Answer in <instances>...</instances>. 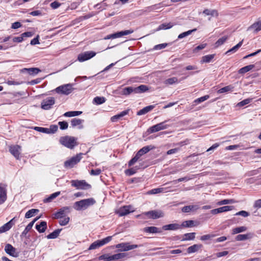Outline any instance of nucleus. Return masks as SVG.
Listing matches in <instances>:
<instances>
[{
	"label": "nucleus",
	"instance_id": "obj_1",
	"mask_svg": "<svg viewBox=\"0 0 261 261\" xmlns=\"http://www.w3.org/2000/svg\"><path fill=\"white\" fill-rule=\"evenodd\" d=\"M96 201L93 198L83 199L76 201L74 203L73 207L76 211H81L87 209L88 207L94 205Z\"/></svg>",
	"mask_w": 261,
	"mask_h": 261
},
{
	"label": "nucleus",
	"instance_id": "obj_2",
	"mask_svg": "<svg viewBox=\"0 0 261 261\" xmlns=\"http://www.w3.org/2000/svg\"><path fill=\"white\" fill-rule=\"evenodd\" d=\"M59 142L61 144L70 149L73 148L77 145L75 138L68 136L61 137L59 139Z\"/></svg>",
	"mask_w": 261,
	"mask_h": 261
},
{
	"label": "nucleus",
	"instance_id": "obj_3",
	"mask_svg": "<svg viewBox=\"0 0 261 261\" xmlns=\"http://www.w3.org/2000/svg\"><path fill=\"white\" fill-rule=\"evenodd\" d=\"M152 149V147L151 146H146L140 149L135 156L128 163V165L129 167L133 166L138 161H139L140 157L143 154L147 153L151 149Z\"/></svg>",
	"mask_w": 261,
	"mask_h": 261
},
{
	"label": "nucleus",
	"instance_id": "obj_4",
	"mask_svg": "<svg viewBox=\"0 0 261 261\" xmlns=\"http://www.w3.org/2000/svg\"><path fill=\"white\" fill-rule=\"evenodd\" d=\"M83 155V153H80L66 161L64 163V167L67 169L73 168L76 164L80 162Z\"/></svg>",
	"mask_w": 261,
	"mask_h": 261
},
{
	"label": "nucleus",
	"instance_id": "obj_5",
	"mask_svg": "<svg viewBox=\"0 0 261 261\" xmlns=\"http://www.w3.org/2000/svg\"><path fill=\"white\" fill-rule=\"evenodd\" d=\"M71 84L63 85L56 88L55 91L58 94L68 95L74 90Z\"/></svg>",
	"mask_w": 261,
	"mask_h": 261
},
{
	"label": "nucleus",
	"instance_id": "obj_6",
	"mask_svg": "<svg viewBox=\"0 0 261 261\" xmlns=\"http://www.w3.org/2000/svg\"><path fill=\"white\" fill-rule=\"evenodd\" d=\"M167 121L168 120H165L150 127L147 129V132L150 134L167 128L169 127V125L166 124Z\"/></svg>",
	"mask_w": 261,
	"mask_h": 261
},
{
	"label": "nucleus",
	"instance_id": "obj_7",
	"mask_svg": "<svg viewBox=\"0 0 261 261\" xmlns=\"http://www.w3.org/2000/svg\"><path fill=\"white\" fill-rule=\"evenodd\" d=\"M71 184L72 187H75L77 189L87 190L91 188V185L85 180H72Z\"/></svg>",
	"mask_w": 261,
	"mask_h": 261
},
{
	"label": "nucleus",
	"instance_id": "obj_8",
	"mask_svg": "<svg viewBox=\"0 0 261 261\" xmlns=\"http://www.w3.org/2000/svg\"><path fill=\"white\" fill-rule=\"evenodd\" d=\"M127 256L125 253H119L112 255L109 254H104L100 256L106 261L117 260L123 258Z\"/></svg>",
	"mask_w": 261,
	"mask_h": 261
},
{
	"label": "nucleus",
	"instance_id": "obj_9",
	"mask_svg": "<svg viewBox=\"0 0 261 261\" xmlns=\"http://www.w3.org/2000/svg\"><path fill=\"white\" fill-rule=\"evenodd\" d=\"M135 211L134 208L130 205L120 207L116 211V213L120 217L124 216Z\"/></svg>",
	"mask_w": 261,
	"mask_h": 261
},
{
	"label": "nucleus",
	"instance_id": "obj_10",
	"mask_svg": "<svg viewBox=\"0 0 261 261\" xmlns=\"http://www.w3.org/2000/svg\"><path fill=\"white\" fill-rule=\"evenodd\" d=\"M55 103V98L53 97H48L42 101L41 108L43 110H48L52 108Z\"/></svg>",
	"mask_w": 261,
	"mask_h": 261
},
{
	"label": "nucleus",
	"instance_id": "obj_11",
	"mask_svg": "<svg viewBox=\"0 0 261 261\" xmlns=\"http://www.w3.org/2000/svg\"><path fill=\"white\" fill-rule=\"evenodd\" d=\"M139 247L137 245H130L129 243H122L116 245V248L118 249L121 251H127Z\"/></svg>",
	"mask_w": 261,
	"mask_h": 261
},
{
	"label": "nucleus",
	"instance_id": "obj_12",
	"mask_svg": "<svg viewBox=\"0 0 261 261\" xmlns=\"http://www.w3.org/2000/svg\"><path fill=\"white\" fill-rule=\"evenodd\" d=\"M143 215L147 216L149 218L155 219L163 217L164 215L163 212L160 210H153L145 212Z\"/></svg>",
	"mask_w": 261,
	"mask_h": 261
},
{
	"label": "nucleus",
	"instance_id": "obj_13",
	"mask_svg": "<svg viewBox=\"0 0 261 261\" xmlns=\"http://www.w3.org/2000/svg\"><path fill=\"white\" fill-rule=\"evenodd\" d=\"M133 32L134 30H133L122 31L113 34L109 35L105 38V39H115L117 38H119L125 35L130 34Z\"/></svg>",
	"mask_w": 261,
	"mask_h": 261
},
{
	"label": "nucleus",
	"instance_id": "obj_14",
	"mask_svg": "<svg viewBox=\"0 0 261 261\" xmlns=\"http://www.w3.org/2000/svg\"><path fill=\"white\" fill-rule=\"evenodd\" d=\"M96 55V53L93 51H85L79 55L77 59L80 62H84L90 59Z\"/></svg>",
	"mask_w": 261,
	"mask_h": 261
},
{
	"label": "nucleus",
	"instance_id": "obj_15",
	"mask_svg": "<svg viewBox=\"0 0 261 261\" xmlns=\"http://www.w3.org/2000/svg\"><path fill=\"white\" fill-rule=\"evenodd\" d=\"M7 199V185L0 184V205L3 204Z\"/></svg>",
	"mask_w": 261,
	"mask_h": 261
},
{
	"label": "nucleus",
	"instance_id": "obj_16",
	"mask_svg": "<svg viewBox=\"0 0 261 261\" xmlns=\"http://www.w3.org/2000/svg\"><path fill=\"white\" fill-rule=\"evenodd\" d=\"M70 207L69 206H64L61 208L55 214V218L62 219L66 216V214L69 212Z\"/></svg>",
	"mask_w": 261,
	"mask_h": 261
},
{
	"label": "nucleus",
	"instance_id": "obj_17",
	"mask_svg": "<svg viewBox=\"0 0 261 261\" xmlns=\"http://www.w3.org/2000/svg\"><path fill=\"white\" fill-rule=\"evenodd\" d=\"M15 217H14L8 222L2 226L0 227V233L5 232L9 230L12 226L15 224Z\"/></svg>",
	"mask_w": 261,
	"mask_h": 261
},
{
	"label": "nucleus",
	"instance_id": "obj_18",
	"mask_svg": "<svg viewBox=\"0 0 261 261\" xmlns=\"http://www.w3.org/2000/svg\"><path fill=\"white\" fill-rule=\"evenodd\" d=\"M5 252L10 256L17 257L18 253L16 252V249L10 244H7L5 247Z\"/></svg>",
	"mask_w": 261,
	"mask_h": 261
},
{
	"label": "nucleus",
	"instance_id": "obj_19",
	"mask_svg": "<svg viewBox=\"0 0 261 261\" xmlns=\"http://www.w3.org/2000/svg\"><path fill=\"white\" fill-rule=\"evenodd\" d=\"M21 147L19 145H13L9 147V151L13 154L17 159H19Z\"/></svg>",
	"mask_w": 261,
	"mask_h": 261
},
{
	"label": "nucleus",
	"instance_id": "obj_20",
	"mask_svg": "<svg viewBox=\"0 0 261 261\" xmlns=\"http://www.w3.org/2000/svg\"><path fill=\"white\" fill-rule=\"evenodd\" d=\"M181 228V225L177 223H172L164 225L162 229L164 230H175Z\"/></svg>",
	"mask_w": 261,
	"mask_h": 261
},
{
	"label": "nucleus",
	"instance_id": "obj_21",
	"mask_svg": "<svg viewBox=\"0 0 261 261\" xmlns=\"http://www.w3.org/2000/svg\"><path fill=\"white\" fill-rule=\"evenodd\" d=\"M84 122V120L79 118H73L71 120V125L73 127L78 126L79 129H82L83 125L82 123Z\"/></svg>",
	"mask_w": 261,
	"mask_h": 261
},
{
	"label": "nucleus",
	"instance_id": "obj_22",
	"mask_svg": "<svg viewBox=\"0 0 261 261\" xmlns=\"http://www.w3.org/2000/svg\"><path fill=\"white\" fill-rule=\"evenodd\" d=\"M144 231L148 233H161L162 232V229L159 228L155 226L147 227L144 228Z\"/></svg>",
	"mask_w": 261,
	"mask_h": 261
},
{
	"label": "nucleus",
	"instance_id": "obj_23",
	"mask_svg": "<svg viewBox=\"0 0 261 261\" xmlns=\"http://www.w3.org/2000/svg\"><path fill=\"white\" fill-rule=\"evenodd\" d=\"M135 94H140L148 90V88L146 85H141L138 87H134Z\"/></svg>",
	"mask_w": 261,
	"mask_h": 261
},
{
	"label": "nucleus",
	"instance_id": "obj_24",
	"mask_svg": "<svg viewBox=\"0 0 261 261\" xmlns=\"http://www.w3.org/2000/svg\"><path fill=\"white\" fill-rule=\"evenodd\" d=\"M135 94H140L148 90V88L146 85H141L138 87H134Z\"/></svg>",
	"mask_w": 261,
	"mask_h": 261
},
{
	"label": "nucleus",
	"instance_id": "obj_25",
	"mask_svg": "<svg viewBox=\"0 0 261 261\" xmlns=\"http://www.w3.org/2000/svg\"><path fill=\"white\" fill-rule=\"evenodd\" d=\"M35 227L40 233L44 232L47 228V223L45 221H41L39 224H36Z\"/></svg>",
	"mask_w": 261,
	"mask_h": 261
},
{
	"label": "nucleus",
	"instance_id": "obj_26",
	"mask_svg": "<svg viewBox=\"0 0 261 261\" xmlns=\"http://www.w3.org/2000/svg\"><path fill=\"white\" fill-rule=\"evenodd\" d=\"M155 107V106L154 105H150L147 107H144L142 109L139 110L137 112V115L140 116L144 115L148 112L151 111Z\"/></svg>",
	"mask_w": 261,
	"mask_h": 261
},
{
	"label": "nucleus",
	"instance_id": "obj_27",
	"mask_svg": "<svg viewBox=\"0 0 261 261\" xmlns=\"http://www.w3.org/2000/svg\"><path fill=\"white\" fill-rule=\"evenodd\" d=\"M128 110L123 111L120 112L119 114H118L116 115L112 116L111 118V120L112 122H116L118 119H121L122 117L127 115L128 114Z\"/></svg>",
	"mask_w": 261,
	"mask_h": 261
},
{
	"label": "nucleus",
	"instance_id": "obj_28",
	"mask_svg": "<svg viewBox=\"0 0 261 261\" xmlns=\"http://www.w3.org/2000/svg\"><path fill=\"white\" fill-rule=\"evenodd\" d=\"M162 4V3H159L158 4H155L150 6L144 8L145 14L148 13L152 11H154L155 10H157L161 8L160 5Z\"/></svg>",
	"mask_w": 261,
	"mask_h": 261
},
{
	"label": "nucleus",
	"instance_id": "obj_29",
	"mask_svg": "<svg viewBox=\"0 0 261 261\" xmlns=\"http://www.w3.org/2000/svg\"><path fill=\"white\" fill-rule=\"evenodd\" d=\"M202 247L201 244H194L192 246H190L187 249V252L188 253H194L197 251L199 249Z\"/></svg>",
	"mask_w": 261,
	"mask_h": 261
},
{
	"label": "nucleus",
	"instance_id": "obj_30",
	"mask_svg": "<svg viewBox=\"0 0 261 261\" xmlns=\"http://www.w3.org/2000/svg\"><path fill=\"white\" fill-rule=\"evenodd\" d=\"M199 208L198 205H191L188 206H185L182 208V212L184 213H189L192 211L197 210Z\"/></svg>",
	"mask_w": 261,
	"mask_h": 261
},
{
	"label": "nucleus",
	"instance_id": "obj_31",
	"mask_svg": "<svg viewBox=\"0 0 261 261\" xmlns=\"http://www.w3.org/2000/svg\"><path fill=\"white\" fill-rule=\"evenodd\" d=\"M215 54L208 55L203 56L201 60V63H208L214 58Z\"/></svg>",
	"mask_w": 261,
	"mask_h": 261
},
{
	"label": "nucleus",
	"instance_id": "obj_32",
	"mask_svg": "<svg viewBox=\"0 0 261 261\" xmlns=\"http://www.w3.org/2000/svg\"><path fill=\"white\" fill-rule=\"evenodd\" d=\"M140 168V166H136L133 168L126 169L125 171V173L127 176L133 175L137 172V170L139 169Z\"/></svg>",
	"mask_w": 261,
	"mask_h": 261
},
{
	"label": "nucleus",
	"instance_id": "obj_33",
	"mask_svg": "<svg viewBox=\"0 0 261 261\" xmlns=\"http://www.w3.org/2000/svg\"><path fill=\"white\" fill-rule=\"evenodd\" d=\"M39 218V217L38 218H35L33 221H32V222H31L25 228L24 230L23 231V232H22V236H25L28 232L31 229V228H32L34 223L36 221H37L38 219Z\"/></svg>",
	"mask_w": 261,
	"mask_h": 261
},
{
	"label": "nucleus",
	"instance_id": "obj_34",
	"mask_svg": "<svg viewBox=\"0 0 261 261\" xmlns=\"http://www.w3.org/2000/svg\"><path fill=\"white\" fill-rule=\"evenodd\" d=\"M61 194L60 191L56 192L54 193L51 194L48 197L45 198L43 200V202L44 203H47L51 202L53 199L56 198L57 197L59 196Z\"/></svg>",
	"mask_w": 261,
	"mask_h": 261
},
{
	"label": "nucleus",
	"instance_id": "obj_35",
	"mask_svg": "<svg viewBox=\"0 0 261 261\" xmlns=\"http://www.w3.org/2000/svg\"><path fill=\"white\" fill-rule=\"evenodd\" d=\"M203 14H205V15H211L212 16H218V12L216 10H210L208 9H205L203 11Z\"/></svg>",
	"mask_w": 261,
	"mask_h": 261
},
{
	"label": "nucleus",
	"instance_id": "obj_36",
	"mask_svg": "<svg viewBox=\"0 0 261 261\" xmlns=\"http://www.w3.org/2000/svg\"><path fill=\"white\" fill-rule=\"evenodd\" d=\"M254 67V65H252V64L243 67L241 68V69H240L238 72L240 74H244V73L250 71L251 70H252Z\"/></svg>",
	"mask_w": 261,
	"mask_h": 261
},
{
	"label": "nucleus",
	"instance_id": "obj_37",
	"mask_svg": "<svg viewBox=\"0 0 261 261\" xmlns=\"http://www.w3.org/2000/svg\"><path fill=\"white\" fill-rule=\"evenodd\" d=\"M62 230V229H56L55 230H54L53 232L49 233V234H48L47 236H46V238L48 239H56L57 238L61 231Z\"/></svg>",
	"mask_w": 261,
	"mask_h": 261
},
{
	"label": "nucleus",
	"instance_id": "obj_38",
	"mask_svg": "<svg viewBox=\"0 0 261 261\" xmlns=\"http://www.w3.org/2000/svg\"><path fill=\"white\" fill-rule=\"evenodd\" d=\"M234 89V87L231 85H228L227 86H225L224 87H223L220 89H219L217 91L218 93H223L225 92H228L230 91H232Z\"/></svg>",
	"mask_w": 261,
	"mask_h": 261
},
{
	"label": "nucleus",
	"instance_id": "obj_39",
	"mask_svg": "<svg viewBox=\"0 0 261 261\" xmlns=\"http://www.w3.org/2000/svg\"><path fill=\"white\" fill-rule=\"evenodd\" d=\"M250 29H253L255 32H257L261 30V21H258L252 24L250 27Z\"/></svg>",
	"mask_w": 261,
	"mask_h": 261
},
{
	"label": "nucleus",
	"instance_id": "obj_40",
	"mask_svg": "<svg viewBox=\"0 0 261 261\" xmlns=\"http://www.w3.org/2000/svg\"><path fill=\"white\" fill-rule=\"evenodd\" d=\"M209 97H210V96L208 95H204L201 97H199L198 98H197L193 101V106H194L198 103L203 102L205 100H206L207 99H208L209 98Z\"/></svg>",
	"mask_w": 261,
	"mask_h": 261
},
{
	"label": "nucleus",
	"instance_id": "obj_41",
	"mask_svg": "<svg viewBox=\"0 0 261 261\" xmlns=\"http://www.w3.org/2000/svg\"><path fill=\"white\" fill-rule=\"evenodd\" d=\"M23 70H27L29 74L33 75H36L41 71L38 68H24Z\"/></svg>",
	"mask_w": 261,
	"mask_h": 261
},
{
	"label": "nucleus",
	"instance_id": "obj_42",
	"mask_svg": "<svg viewBox=\"0 0 261 261\" xmlns=\"http://www.w3.org/2000/svg\"><path fill=\"white\" fill-rule=\"evenodd\" d=\"M82 113V111H69L65 113L64 116L65 117H74L81 115Z\"/></svg>",
	"mask_w": 261,
	"mask_h": 261
},
{
	"label": "nucleus",
	"instance_id": "obj_43",
	"mask_svg": "<svg viewBox=\"0 0 261 261\" xmlns=\"http://www.w3.org/2000/svg\"><path fill=\"white\" fill-rule=\"evenodd\" d=\"M246 230H247V227L244 226L236 227V228H233L232 230V234H237V233H239L240 232H244Z\"/></svg>",
	"mask_w": 261,
	"mask_h": 261
},
{
	"label": "nucleus",
	"instance_id": "obj_44",
	"mask_svg": "<svg viewBox=\"0 0 261 261\" xmlns=\"http://www.w3.org/2000/svg\"><path fill=\"white\" fill-rule=\"evenodd\" d=\"M196 30H197V29L195 28L194 29L189 30L187 32H183V33L180 34L178 36V39H182L184 37H186L191 35L193 32L196 31Z\"/></svg>",
	"mask_w": 261,
	"mask_h": 261
},
{
	"label": "nucleus",
	"instance_id": "obj_45",
	"mask_svg": "<svg viewBox=\"0 0 261 261\" xmlns=\"http://www.w3.org/2000/svg\"><path fill=\"white\" fill-rule=\"evenodd\" d=\"M106 99L104 97H95L93 99V102L96 105H99L103 103Z\"/></svg>",
	"mask_w": 261,
	"mask_h": 261
},
{
	"label": "nucleus",
	"instance_id": "obj_46",
	"mask_svg": "<svg viewBox=\"0 0 261 261\" xmlns=\"http://www.w3.org/2000/svg\"><path fill=\"white\" fill-rule=\"evenodd\" d=\"M195 238V233L191 232L187 233L184 234V238L182 239V241L187 240H193Z\"/></svg>",
	"mask_w": 261,
	"mask_h": 261
},
{
	"label": "nucleus",
	"instance_id": "obj_47",
	"mask_svg": "<svg viewBox=\"0 0 261 261\" xmlns=\"http://www.w3.org/2000/svg\"><path fill=\"white\" fill-rule=\"evenodd\" d=\"M243 42V40H242L241 41L239 42L236 45H235L232 48L227 51L226 54H228L230 53L236 52L238 50V49L242 46Z\"/></svg>",
	"mask_w": 261,
	"mask_h": 261
},
{
	"label": "nucleus",
	"instance_id": "obj_48",
	"mask_svg": "<svg viewBox=\"0 0 261 261\" xmlns=\"http://www.w3.org/2000/svg\"><path fill=\"white\" fill-rule=\"evenodd\" d=\"M195 222L193 220H187L183 222L181 225V227H192L194 226L195 225L194 224Z\"/></svg>",
	"mask_w": 261,
	"mask_h": 261
},
{
	"label": "nucleus",
	"instance_id": "obj_49",
	"mask_svg": "<svg viewBox=\"0 0 261 261\" xmlns=\"http://www.w3.org/2000/svg\"><path fill=\"white\" fill-rule=\"evenodd\" d=\"M123 94L124 95H129L131 93H135L134 87L130 86L127 87L123 89Z\"/></svg>",
	"mask_w": 261,
	"mask_h": 261
},
{
	"label": "nucleus",
	"instance_id": "obj_50",
	"mask_svg": "<svg viewBox=\"0 0 261 261\" xmlns=\"http://www.w3.org/2000/svg\"><path fill=\"white\" fill-rule=\"evenodd\" d=\"M38 212H39V210H38V209L32 208L31 210H30L26 213V214L25 215V217L26 218H31L34 215V214L35 213H37Z\"/></svg>",
	"mask_w": 261,
	"mask_h": 261
},
{
	"label": "nucleus",
	"instance_id": "obj_51",
	"mask_svg": "<svg viewBox=\"0 0 261 261\" xmlns=\"http://www.w3.org/2000/svg\"><path fill=\"white\" fill-rule=\"evenodd\" d=\"M234 203V200L233 199H224L221 201H218L217 203V205H222L228 204H232Z\"/></svg>",
	"mask_w": 261,
	"mask_h": 261
},
{
	"label": "nucleus",
	"instance_id": "obj_52",
	"mask_svg": "<svg viewBox=\"0 0 261 261\" xmlns=\"http://www.w3.org/2000/svg\"><path fill=\"white\" fill-rule=\"evenodd\" d=\"M178 82V79L176 77H173L167 79L165 81V84L166 85H173Z\"/></svg>",
	"mask_w": 261,
	"mask_h": 261
},
{
	"label": "nucleus",
	"instance_id": "obj_53",
	"mask_svg": "<svg viewBox=\"0 0 261 261\" xmlns=\"http://www.w3.org/2000/svg\"><path fill=\"white\" fill-rule=\"evenodd\" d=\"M174 24H173L171 23H163V24H161L160 25H159L158 30H160L162 29H164V30L169 29L171 28L173 26H174Z\"/></svg>",
	"mask_w": 261,
	"mask_h": 261
},
{
	"label": "nucleus",
	"instance_id": "obj_54",
	"mask_svg": "<svg viewBox=\"0 0 261 261\" xmlns=\"http://www.w3.org/2000/svg\"><path fill=\"white\" fill-rule=\"evenodd\" d=\"M216 236L214 234H207L202 236L200 238V240L202 241H205L207 240H210Z\"/></svg>",
	"mask_w": 261,
	"mask_h": 261
},
{
	"label": "nucleus",
	"instance_id": "obj_55",
	"mask_svg": "<svg viewBox=\"0 0 261 261\" xmlns=\"http://www.w3.org/2000/svg\"><path fill=\"white\" fill-rule=\"evenodd\" d=\"M227 39V37L225 36L222 37V38L219 39L215 43V47H218L219 46L221 45L226 41Z\"/></svg>",
	"mask_w": 261,
	"mask_h": 261
},
{
	"label": "nucleus",
	"instance_id": "obj_56",
	"mask_svg": "<svg viewBox=\"0 0 261 261\" xmlns=\"http://www.w3.org/2000/svg\"><path fill=\"white\" fill-rule=\"evenodd\" d=\"M164 189L163 188L153 189L148 192L149 194H155L164 192Z\"/></svg>",
	"mask_w": 261,
	"mask_h": 261
},
{
	"label": "nucleus",
	"instance_id": "obj_57",
	"mask_svg": "<svg viewBox=\"0 0 261 261\" xmlns=\"http://www.w3.org/2000/svg\"><path fill=\"white\" fill-rule=\"evenodd\" d=\"M249 239V234H238L236 237V240L238 241H242L246 240Z\"/></svg>",
	"mask_w": 261,
	"mask_h": 261
},
{
	"label": "nucleus",
	"instance_id": "obj_58",
	"mask_svg": "<svg viewBox=\"0 0 261 261\" xmlns=\"http://www.w3.org/2000/svg\"><path fill=\"white\" fill-rule=\"evenodd\" d=\"M112 236H109V237H107L102 240H98L99 242V243H100V245L101 246H102L108 243L112 240Z\"/></svg>",
	"mask_w": 261,
	"mask_h": 261
},
{
	"label": "nucleus",
	"instance_id": "obj_59",
	"mask_svg": "<svg viewBox=\"0 0 261 261\" xmlns=\"http://www.w3.org/2000/svg\"><path fill=\"white\" fill-rule=\"evenodd\" d=\"M35 130L45 133V134H49V132L48 130V128H45V127H38V126H35L34 128Z\"/></svg>",
	"mask_w": 261,
	"mask_h": 261
},
{
	"label": "nucleus",
	"instance_id": "obj_60",
	"mask_svg": "<svg viewBox=\"0 0 261 261\" xmlns=\"http://www.w3.org/2000/svg\"><path fill=\"white\" fill-rule=\"evenodd\" d=\"M252 98L245 99L239 102V103H238L237 106L240 107L244 106L249 103L252 101Z\"/></svg>",
	"mask_w": 261,
	"mask_h": 261
},
{
	"label": "nucleus",
	"instance_id": "obj_61",
	"mask_svg": "<svg viewBox=\"0 0 261 261\" xmlns=\"http://www.w3.org/2000/svg\"><path fill=\"white\" fill-rule=\"evenodd\" d=\"M63 219H60L59 221V223L61 226H65L67 225L70 220V218L69 217H65L63 218Z\"/></svg>",
	"mask_w": 261,
	"mask_h": 261
},
{
	"label": "nucleus",
	"instance_id": "obj_62",
	"mask_svg": "<svg viewBox=\"0 0 261 261\" xmlns=\"http://www.w3.org/2000/svg\"><path fill=\"white\" fill-rule=\"evenodd\" d=\"M100 247H101V246L100 245L99 242L97 240L91 244L89 248V250L96 249Z\"/></svg>",
	"mask_w": 261,
	"mask_h": 261
},
{
	"label": "nucleus",
	"instance_id": "obj_63",
	"mask_svg": "<svg viewBox=\"0 0 261 261\" xmlns=\"http://www.w3.org/2000/svg\"><path fill=\"white\" fill-rule=\"evenodd\" d=\"M234 208L233 206H224L219 207L220 213L225 212L232 210Z\"/></svg>",
	"mask_w": 261,
	"mask_h": 261
},
{
	"label": "nucleus",
	"instance_id": "obj_64",
	"mask_svg": "<svg viewBox=\"0 0 261 261\" xmlns=\"http://www.w3.org/2000/svg\"><path fill=\"white\" fill-rule=\"evenodd\" d=\"M58 124L62 130L67 129L68 126V124L66 121H60L58 122Z\"/></svg>",
	"mask_w": 261,
	"mask_h": 261
}]
</instances>
